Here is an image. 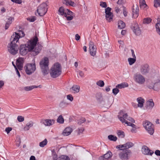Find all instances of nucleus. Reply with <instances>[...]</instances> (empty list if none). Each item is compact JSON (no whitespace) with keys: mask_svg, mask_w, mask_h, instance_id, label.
<instances>
[{"mask_svg":"<svg viewBox=\"0 0 160 160\" xmlns=\"http://www.w3.org/2000/svg\"><path fill=\"white\" fill-rule=\"evenodd\" d=\"M38 41V38L35 36L28 40L26 44L20 45L19 49L20 54L24 55L28 52H32L33 56L38 55L41 49V46L37 47Z\"/></svg>","mask_w":160,"mask_h":160,"instance_id":"1","label":"nucleus"},{"mask_svg":"<svg viewBox=\"0 0 160 160\" xmlns=\"http://www.w3.org/2000/svg\"><path fill=\"white\" fill-rule=\"evenodd\" d=\"M118 118L120 120L122 123L126 124L127 126H130L132 128L131 129V131L132 132H136V130L138 128L134 124L128 122L127 120L129 121L132 122H134L135 120L132 118L129 117L127 113H124L123 111H121L118 115Z\"/></svg>","mask_w":160,"mask_h":160,"instance_id":"2","label":"nucleus"},{"mask_svg":"<svg viewBox=\"0 0 160 160\" xmlns=\"http://www.w3.org/2000/svg\"><path fill=\"white\" fill-rule=\"evenodd\" d=\"M62 73V67L60 64L56 63L51 68L50 74L51 76L55 78L60 76Z\"/></svg>","mask_w":160,"mask_h":160,"instance_id":"3","label":"nucleus"},{"mask_svg":"<svg viewBox=\"0 0 160 160\" xmlns=\"http://www.w3.org/2000/svg\"><path fill=\"white\" fill-rule=\"evenodd\" d=\"M59 15L66 18L68 21L72 20L74 16L73 12L68 9H64L62 7H60L58 10Z\"/></svg>","mask_w":160,"mask_h":160,"instance_id":"4","label":"nucleus"},{"mask_svg":"<svg viewBox=\"0 0 160 160\" xmlns=\"http://www.w3.org/2000/svg\"><path fill=\"white\" fill-rule=\"evenodd\" d=\"M143 125L147 132L150 135H152L154 132V126L150 122L146 121L143 122Z\"/></svg>","mask_w":160,"mask_h":160,"instance_id":"5","label":"nucleus"},{"mask_svg":"<svg viewBox=\"0 0 160 160\" xmlns=\"http://www.w3.org/2000/svg\"><path fill=\"white\" fill-rule=\"evenodd\" d=\"M133 80L136 83L140 85L144 84L146 81L145 78L143 75L138 73L134 75Z\"/></svg>","mask_w":160,"mask_h":160,"instance_id":"6","label":"nucleus"},{"mask_svg":"<svg viewBox=\"0 0 160 160\" xmlns=\"http://www.w3.org/2000/svg\"><path fill=\"white\" fill-rule=\"evenodd\" d=\"M47 5L45 2L42 3L40 5L38 8L37 12L40 16H43L47 11Z\"/></svg>","mask_w":160,"mask_h":160,"instance_id":"7","label":"nucleus"},{"mask_svg":"<svg viewBox=\"0 0 160 160\" xmlns=\"http://www.w3.org/2000/svg\"><path fill=\"white\" fill-rule=\"evenodd\" d=\"M26 73L28 75H30L33 73L36 69L35 63H28L24 67Z\"/></svg>","mask_w":160,"mask_h":160,"instance_id":"8","label":"nucleus"},{"mask_svg":"<svg viewBox=\"0 0 160 160\" xmlns=\"http://www.w3.org/2000/svg\"><path fill=\"white\" fill-rule=\"evenodd\" d=\"M8 51L12 54H15L17 52L18 47L16 43L11 42L8 44Z\"/></svg>","mask_w":160,"mask_h":160,"instance_id":"9","label":"nucleus"},{"mask_svg":"<svg viewBox=\"0 0 160 160\" xmlns=\"http://www.w3.org/2000/svg\"><path fill=\"white\" fill-rule=\"evenodd\" d=\"M140 71L143 75H146L149 73L150 68L149 65L147 63H144L141 65L140 67Z\"/></svg>","mask_w":160,"mask_h":160,"instance_id":"10","label":"nucleus"},{"mask_svg":"<svg viewBox=\"0 0 160 160\" xmlns=\"http://www.w3.org/2000/svg\"><path fill=\"white\" fill-rule=\"evenodd\" d=\"M97 49L94 43L90 41L89 43V52L91 56L94 57L97 52Z\"/></svg>","mask_w":160,"mask_h":160,"instance_id":"11","label":"nucleus"},{"mask_svg":"<svg viewBox=\"0 0 160 160\" xmlns=\"http://www.w3.org/2000/svg\"><path fill=\"white\" fill-rule=\"evenodd\" d=\"M132 18L136 19L138 18L139 15V8L138 5L137 4L133 5L132 8Z\"/></svg>","mask_w":160,"mask_h":160,"instance_id":"12","label":"nucleus"},{"mask_svg":"<svg viewBox=\"0 0 160 160\" xmlns=\"http://www.w3.org/2000/svg\"><path fill=\"white\" fill-rule=\"evenodd\" d=\"M142 153L145 155L152 156L154 153V152L146 146H143L142 147L141 149Z\"/></svg>","mask_w":160,"mask_h":160,"instance_id":"13","label":"nucleus"},{"mask_svg":"<svg viewBox=\"0 0 160 160\" xmlns=\"http://www.w3.org/2000/svg\"><path fill=\"white\" fill-rule=\"evenodd\" d=\"M130 152L128 150H124L119 154V157L123 160H127L129 158L128 155Z\"/></svg>","mask_w":160,"mask_h":160,"instance_id":"14","label":"nucleus"},{"mask_svg":"<svg viewBox=\"0 0 160 160\" xmlns=\"http://www.w3.org/2000/svg\"><path fill=\"white\" fill-rule=\"evenodd\" d=\"M154 106V103L152 99H147L146 102L145 107L149 110H152Z\"/></svg>","mask_w":160,"mask_h":160,"instance_id":"15","label":"nucleus"},{"mask_svg":"<svg viewBox=\"0 0 160 160\" xmlns=\"http://www.w3.org/2000/svg\"><path fill=\"white\" fill-rule=\"evenodd\" d=\"M49 63L48 59L47 58H44L40 62V65L41 68L48 67Z\"/></svg>","mask_w":160,"mask_h":160,"instance_id":"16","label":"nucleus"},{"mask_svg":"<svg viewBox=\"0 0 160 160\" xmlns=\"http://www.w3.org/2000/svg\"><path fill=\"white\" fill-rule=\"evenodd\" d=\"M133 31L137 36L140 35L141 33V31L137 23H135L132 28Z\"/></svg>","mask_w":160,"mask_h":160,"instance_id":"17","label":"nucleus"},{"mask_svg":"<svg viewBox=\"0 0 160 160\" xmlns=\"http://www.w3.org/2000/svg\"><path fill=\"white\" fill-rule=\"evenodd\" d=\"M23 62V58H19L17 59L16 63V66L19 70H22Z\"/></svg>","mask_w":160,"mask_h":160,"instance_id":"18","label":"nucleus"},{"mask_svg":"<svg viewBox=\"0 0 160 160\" xmlns=\"http://www.w3.org/2000/svg\"><path fill=\"white\" fill-rule=\"evenodd\" d=\"M41 122L43 123L46 126H50L54 123V120L53 119H42L41 120Z\"/></svg>","mask_w":160,"mask_h":160,"instance_id":"19","label":"nucleus"},{"mask_svg":"<svg viewBox=\"0 0 160 160\" xmlns=\"http://www.w3.org/2000/svg\"><path fill=\"white\" fill-rule=\"evenodd\" d=\"M113 99L111 97H106L104 100L105 105L107 107H110L113 102Z\"/></svg>","mask_w":160,"mask_h":160,"instance_id":"20","label":"nucleus"},{"mask_svg":"<svg viewBox=\"0 0 160 160\" xmlns=\"http://www.w3.org/2000/svg\"><path fill=\"white\" fill-rule=\"evenodd\" d=\"M136 101L138 102L139 108H142L143 107L145 102V100L143 98L141 97H139L137 98Z\"/></svg>","mask_w":160,"mask_h":160,"instance_id":"21","label":"nucleus"},{"mask_svg":"<svg viewBox=\"0 0 160 160\" xmlns=\"http://www.w3.org/2000/svg\"><path fill=\"white\" fill-rule=\"evenodd\" d=\"M62 2L63 4L67 6H70L73 7H75L76 6V4L71 0H62Z\"/></svg>","mask_w":160,"mask_h":160,"instance_id":"22","label":"nucleus"},{"mask_svg":"<svg viewBox=\"0 0 160 160\" xmlns=\"http://www.w3.org/2000/svg\"><path fill=\"white\" fill-rule=\"evenodd\" d=\"M112 156V153L111 152L109 151L104 156L100 157V159L102 160H110V158Z\"/></svg>","mask_w":160,"mask_h":160,"instance_id":"23","label":"nucleus"},{"mask_svg":"<svg viewBox=\"0 0 160 160\" xmlns=\"http://www.w3.org/2000/svg\"><path fill=\"white\" fill-rule=\"evenodd\" d=\"M139 3L141 8L145 10L148 8V7L145 0H139Z\"/></svg>","mask_w":160,"mask_h":160,"instance_id":"24","label":"nucleus"},{"mask_svg":"<svg viewBox=\"0 0 160 160\" xmlns=\"http://www.w3.org/2000/svg\"><path fill=\"white\" fill-rule=\"evenodd\" d=\"M33 124L34 123L32 121H30L26 124L23 128V130L25 131L28 130L31 128L33 126Z\"/></svg>","mask_w":160,"mask_h":160,"instance_id":"25","label":"nucleus"},{"mask_svg":"<svg viewBox=\"0 0 160 160\" xmlns=\"http://www.w3.org/2000/svg\"><path fill=\"white\" fill-rule=\"evenodd\" d=\"M11 37V39H12V40L11 42L15 43H16L18 42L20 38V36H18L16 32L14 33Z\"/></svg>","mask_w":160,"mask_h":160,"instance_id":"26","label":"nucleus"},{"mask_svg":"<svg viewBox=\"0 0 160 160\" xmlns=\"http://www.w3.org/2000/svg\"><path fill=\"white\" fill-rule=\"evenodd\" d=\"M72 132V129L70 127L66 128L63 131L62 134L64 136H68Z\"/></svg>","mask_w":160,"mask_h":160,"instance_id":"27","label":"nucleus"},{"mask_svg":"<svg viewBox=\"0 0 160 160\" xmlns=\"http://www.w3.org/2000/svg\"><path fill=\"white\" fill-rule=\"evenodd\" d=\"M14 20V18L12 17H10L8 18L5 26V29L6 30L8 28L10 25L12 23V21H13Z\"/></svg>","mask_w":160,"mask_h":160,"instance_id":"28","label":"nucleus"},{"mask_svg":"<svg viewBox=\"0 0 160 160\" xmlns=\"http://www.w3.org/2000/svg\"><path fill=\"white\" fill-rule=\"evenodd\" d=\"M71 90L74 93H77L79 91L80 87L78 85H74L72 87Z\"/></svg>","mask_w":160,"mask_h":160,"instance_id":"29","label":"nucleus"},{"mask_svg":"<svg viewBox=\"0 0 160 160\" xmlns=\"http://www.w3.org/2000/svg\"><path fill=\"white\" fill-rule=\"evenodd\" d=\"M128 84L126 82H122L120 84H118L116 86V87L118 89H122L128 87Z\"/></svg>","mask_w":160,"mask_h":160,"instance_id":"30","label":"nucleus"},{"mask_svg":"<svg viewBox=\"0 0 160 160\" xmlns=\"http://www.w3.org/2000/svg\"><path fill=\"white\" fill-rule=\"evenodd\" d=\"M38 87L40 88V86H36L35 85H32L31 86H28L25 87L24 88V89L26 91H30L34 88H37Z\"/></svg>","mask_w":160,"mask_h":160,"instance_id":"31","label":"nucleus"},{"mask_svg":"<svg viewBox=\"0 0 160 160\" xmlns=\"http://www.w3.org/2000/svg\"><path fill=\"white\" fill-rule=\"evenodd\" d=\"M125 27V24L122 21H119L118 22V28L120 29L124 28Z\"/></svg>","mask_w":160,"mask_h":160,"instance_id":"32","label":"nucleus"},{"mask_svg":"<svg viewBox=\"0 0 160 160\" xmlns=\"http://www.w3.org/2000/svg\"><path fill=\"white\" fill-rule=\"evenodd\" d=\"M68 104L67 101L63 100L60 102L59 106L61 108H64L66 107Z\"/></svg>","mask_w":160,"mask_h":160,"instance_id":"33","label":"nucleus"},{"mask_svg":"<svg viewBox=\"0 0 160 160\" xmlns=\"http://www.w3.org/2000/svg\"><path fill=\"white\" fill-rule=\"evenodd\" d=\"M48 143V141L47 139H45L43 141L40 142L39 144L40 147L43 148L46 146Z\"/></svg>","mask_w":160,"mask_h":160,"instance_id":"34","label":"nucleus"},{"mask_svg":"<svg viewBox=\"0 0 160 160\" xmlns=\"http://www.w3.org/2000/svg\"><path fill=\"white\" fill-rule=\"evenodd\" d=\"M108 138L110 141H116L117 140V138L114 135H110L108 136Z\"/></svg>","mask_w":160,"mask_h":160,"instance_id":"35","label":"nucleus"},{"mask_svg":"<svg viewBox=\"0 0 160 160\" xmlns=\"http://www.w3.org/2000/svg\"><path fill=\"white\" fill-rule=\"evenodd\" d=\"M117 134L118 136L120 138H123L125 136L124 132L121 130H118L117 132Z\"/></svg>","mask_w":160,"mask_h":160,"instance_id":"36","label":"nucleus"},{"mask_svg":"<svg viewBox=\"0 0 160 160\" xmlns=\"http://www.w3.org/2000/svg\"><path fill=\"white\" fill-rule=\"evenodd\" d=\"M42 69V72L43 75L45 76L48 73L49 68L48 67H45L44 68H41Z\"/></svg>","mask_w":160,"mask_h":160,"instance_id":"37","label":"nucleus"},{"mask_svg":"<svg viewBox=\"0 0 160 160\" xmlns=\"http://www.w3.org/2000/svg\"><path fill=\"white\" fill-rule=\"evenodd\" d=\"M106 20L108 22H110L112 20L113 17V14H107L106 15Z\"/></svg>","mask_w":160,"mask_h":160,"instance_id":"38","label":"nucleus"},{"mask_svg":"<svg viewBox=\"0 0 160 160\" xmlns=\"http://www.w3.org/2000/svg\"><path fill=\"white\" fill-rule=\"evenodd\" d=\"M128 61L130 65H132L136 61V58H129Z\"/></svg>","mask_w":160,"mask_h":160,"instance_id":"39","label":"nucleus"},{"mask_svg":"<svg viewBox=\"0 0 160 160\" xmlns=\"http://www.w3.org/2000/svg\"><path fill=\"white\" fill-rule=\"evenodd\" d=\"M57 122L59 123H63L64 122V119L62 115H60L57 119Z\"/></svg>","mask_w":160,"mask_h":160,"instance_id":"40","label":"nucleus"},{"mask_svg":"<svg viewBox=\"0 0 160 160\" xmlns=\"http://www.w3.org/2000/svg\"><path fill=\"white\" fill-rule=\"evenodd\" d=\"M96 85L98 86L102 87L104 85V83L102 80H99L96 82Z\"/></svg>","mask_w":160,"mask_h":160,"instance_id":"41","label":"nucleus"},{"mask_svg":"<svg viewBox=\"0 0 160 160\" xmlns=\"http://www.w3.org/2000/svg\"><path fill=\"white\" fill-rule=\"evenodd\" d=\"M154 6L156 8L160 6V0H154Z\"/></svg>","mask_w":160,"mask_h":160,"instance_id":"42","label":"nucleus"},{"mask_svg":"<svg viewBox=\"0 0 160 160\" xmlns=\"http://www.w3.org/2000/svg\"><path fill=\"white\" fill-rule=\"evenodd\" d=\"M157 32L160 35V22L157 23L156 25Z\"/></svg>","mask_w":160,"mask_h":160,"instance_id":"43","label":"nucleus"},{"mask_svg":"<svg viewBox=\"0 0 160 160\" xmlns=\"http://www.w3.org/2000/svg\"><path fill=\"white\" fill-rule=\"evenodd\" d=\"M126 146L125 144L121 145H119L116 146V148L117 149H119L120 150L122 149H126Z\"/></svg>","mask_w":160,"mask_h":160,"instance_id":"44","label":"nucleus"},{"mask_svg":"<svg viewBox=\"0 0 160 160\" xmlns=\"http://www.w3.org/2000/svg\"><path fill=\"white\" fill-rule=\"evenodd\" d=\"M111 8L109 7H108L105 9V13L106 15L107 14H113L111 12Z\"/></svg>","mask_w":160,"mask_h":160,"instance_id":"45","label":"nucleus"},{"mask_svg":"<svg viewBox=\"0 0 160 160\" xmlns=\"http://www.w3.org/2000/svg\"><path fill=\"white\" fill-rule=\"evenodd\" d=\"M151 20L150 18H145L143 20V23L144 24H148L151 22Z\"/></svg>","mask_w":160,"mask_h":160,"instance_id":"46","label":"nucleus"},{"mask_svg":"<svg viewBox=\"0 0 160 160\" xmlns=\"http://www.w3.org/2000/svg\"><path fill=\"white\" fill-rule=\"evenodd\" d=\"M125 146L126 147V149H128L129 148H130L134 145V144L132 142H127L126 143H125Z\"/></svg>","mask_w":160,"mask_h":160,"instance_id":"47","label":"nucleus"},{"mask_svg":"<svg viewBox=\"0 0 160 160\" xmlns=\"http://www.w3.org/2000/svg\"><path fill=\"white\" fill-rule=\"evenodd\" d=\"M112 93L114 95H116L119 92V90L118 88L116 87V88H113L112 89Z\"/></svg>","mask_w":160,"mask_h":160,"instance_id":"48","label":"nucleus"},{"mask_svg":"<svg viewBox=\"0 0 160 160\" xmlns=\"http://www.w3.org/2000/svg\"><path fill=\"white\" fill-rule=\"evenodd\" d=\"M18 36H20V38H22V37H23L25 35V34L24 33V32L21 30H19L18 31V32H16Z\"/></svg>","mask_w":160,"mask_h":160,"instance_id":"49","label":"nucleus"},{"mask_svg":"<svg viewBox=\"0 0 160 160\" xmlns=\"http://www.w3.org/2000/svg\"><path fill=\"white\" fill-rule=\"evenodd\" d=\"M27 20L30 22H33L36 20V18L35 16H31L27 18Z\"/></svg>","mask_w":160,"mask_h":160,"instance_id":"50","label":"nucleus"},{"mask_svg":"<svg viewBox=\"0 0 160 160\" xmlns=\"http://www.w3.org/2000/svg\"><path fill=\"white\" fill-rule=\"evenodd\" d=\"M59 160H70L68 157L65 155H62L60 157Z\"/></svg>","mask_w":160,"mask_h":160,"instance_id":"51","label":"nucleus"},{"mask_svg":"<svg viewBox=\"0 0 160 160\" xmlns=\"http://www.w3.org/2000/svg\"><path fill=\"white\" fill-rule=\"evenodd\" d=\"M17 120L19 122H22L24 121V118L21 116H18L17 118Z\"/></svg>","mask_w":160,"mask_h":160,"instance_id":"52","label":"nucleus"},{"mask_svg":"<svg viewBox=\"0 0 160 160\" xmlns=\"http://www.w3.org/2000/svg\"><path fill=\"white\" fill-rule=\"evenodd\" d=\"M100 5L102 8H106L107 7V3L105 2H101Z\"/></svg>","mask_w":160,"mask_h":160,"instance_id":"53","label":"nucleus"},{"mask_svg":"<svg viewBox=\"0 0 160 160\" xmlns=\"http://www.w3.org/2000/svg\"><path fill=\"white\" fill-rule=\"evenodd\" d=\"M85 121V118H81L78 121V123L80 125V124H81L82 123L84 122Z\"/></svg>","mask_w":160,"mask_h":160,"instance_id":"54","label":"nucleus"},{"mask_svg":"<svg viewBox=\"0 0 160 160\" xmlns=\"http://www.w3.org/2000/svg\"><path fill=\"white\" fill-rule=\"evenodd\" d=\"M11 1L13 2L18 4H21L22 3V0H11Z\"/></svg>","mask_w":160,"mask_h":160,"instance_id":"55","label":"nucleus"},{"mask_svg":"<svg viewBox=\"0 0 160 160\" xmlns=\"http://www.w3.org/2000/svg\"><path fill=\"white\" fill-rule=\"evenodd\" d=\"M67 99L72 102L73 100V97L71 95L69 94L67 96Z\"/></svg>","mask_w":160,"mask_h":160,"instance_id":"56","label":"nucleus"},{"mask_svg":"<svg viewBox=\"0 0 160 160\" xmlns=\"http://www.w3.org/2000/svg\"><path fill=\"white\" fill-rule=\"evenodd\" d=\"M155 84H154V85L153 87H149V88L150 89H152L155 91H158L159 88H158L156 87L155 86Z\"/></svg>","mask_w":160,"mask_h":160,"instance_id":"57","label":"nucleus"},{"mask_svg":"<svg viewBox=\"0 0 160 160\" xmlns=\"http://www.w3.org/2000/svg\"><path fill=\"white\" fill-rule=\"evenodd\" d=\"M123 14L125 17H126L128 14V11L127 9L124 8L123 10Z\"/></svg>","mask_w":160,"mask_h":160,"instance_id":"58","label":"nucleus"},{"mask_svg":"<svg viewBox=\"0 0 160 160\" xmlns=\"http://www.w3.org/2000/svg\"><path fill=\"white\" fill-rule=\"evenodd\" d=\"M20 143H21V141H20V139L19 138H18L16 140V145L17 146L19 147L20 145Z\"/></svg>","mask_w":160,"mask_h":160,"instance_id":"59","label":"nucleus"},{"mask_svg":"<svg viewBox=\"0 0 160 160\" xmlns=\"http://www.w3.org/2000/svg\"><path fill=\"white\" fill-rule=\"evenodd\" d=\"M78 76L79 75L80 77H82L84 75L83 73L81 71H79L78 73Z\"/></svg>","mask_w":160,"mask_h":160,"instance_id":"60","label":"nucleus"},{"mask_svg":"<svg viewBox=\"0 0 160 160\" xmlns=\"http://www.w3.org/2000/svg\"><path fill=\"white\" fill-rule=\"evenodd\" d=\"M12 128H7L5 129V131L8 134L9 133V132L12 130Z\"/></svg>","mask_w":160,"mask_h":160,"instance_id":"61","label":"nucleus"},{"mask_svg":"<svg viewBox=\"0 0 160 160\" xmlns=\"http://www.w3.org/2000/svg\"><path fill=\"white\" fill-rule=\"evenodd\" d=\"M132 106L135 108H139L138 105V104H137L136 103H134V102H132Z\"/></svg>","mask_w":160,"mask_h":160,"instance_id":"62","label":"nucleus"},{"mask_svg":"<svg viewBox=\"0 0 160 160\" xmlns=\"http://www.w3.org/2000/svg\"><path fill=\"white\" fill-rule=\"evenodd\" d=\"M155 154L158 156H160V151L158 150H157L155 152Z\"/></svg>","mask_w":160,"mask_h":160,"instance_id":"63","label":"nucleus"},{"mask_svg":"<svg viewBox=\"0 0 160 160\" xmlns=\"http://www.w3.org/2000/svg\"><path fill=\"white\" fill-rule=\"evenodd\" d=\"M80 36L78 34H77L75 35V39L77 41H78L80 39Z\"/></svg>","mask_w":160,"mask_h":160,"instance_id":"64","label":"nucleus"}]
</instances>
